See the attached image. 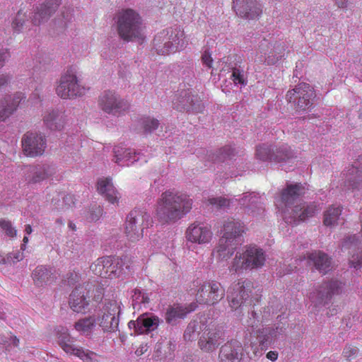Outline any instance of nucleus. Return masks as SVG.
<instances>
[{
  "mask_svg": "<svg viewBox=\"0 0 362 362\" xmlns=\"http://www.w3.org/2000/svg\"><path fill=\"white\" fill-rule=\"evenodd\" d=\"M305 188L300 183L289 184L279 196L275 197V204L286 223L296 225L315 216L320 208L315 203L305 204L298 199L304 194Z\"/></svg>",
  "mask_w": 362,
  "mask_h": 362,
  "instance_id": "1",
  "label": "nucleus"
},
{
  "mask_svg": "<svg viewBox=\"0 0 362 362\" xmlns=\"http://www.w3.org/2000/svg\"><path fill=\"white\" fill-rule=\"evenodd\" d=\"M192 199L175 190H166L158 199L155 207V217L161 224L175 223L191 210Z\"/></svg>",
  "mask_w": 362,
  "mask_h": 362,
  "instance_id": "2",
  "label": "nucleus"
},
{
  "mask_svg": "<svg viewBox=\"0 0 362 362\" xmlns=\"http://www.w3.org/2000/svg\"><path fill=\"white\" fill-rule=\"evenodd\" d=\"M117 30L124 41L143 40V27L141 16L134 10L127 8L117 15Z\"/></svg>",
  "mask_w": 362,
  "mask_h": 362,
  "instance_id": "3",
  "label": "nucleus"
},
{
  "mask_svg": "<svg viewBox=\"0 0 362 362\" xmlns=\"http://www.w3.org/2000/svg\"><path fill=\"white\" fill-rule=\"evenodd\" d=\"M266 255L264 250L256 245H246L242 252H238L231 262L230 271L243 273L264 266Z\"/></svg>",
  "mask_w": 362,
  "mask_h": 362,
  "instance_id": "4",
  "label": "nucleus"
},
{
  "mask_svg": "<svg viewBox=\"0 0 362 362\" xmlns=\"http://www.w3.org/2000/svg\"><path fill=\"white\" fill-rule=\"evenodd\" d=\"M153 44L158 54L165 55L184 49L187 42L185 40L184 30L180 27H175L158 33L153 39Z\"/></svg>",
  "mask_w": 362,
  "mask_h": 362,
  "instance_id": "5",
  "label": "nucleus"
},
{
  "mask_svg": "<svg viewBox=\"0 0 362 362\" xmlns=\"http://www.w3.org/2000/svg\"><path fill=\"white\" fill-rule=\"evenodd\" d=\"M152 223L149 214L142 209H134L127 216L125 234L129 240L137 242L144 236V230Z\"/></svg>",
  "mask_w": 362,
  "mask_h": 362,
  "instance_id": "6",
  "label": "nucleus"
},
{
  "mask_svg": "<svg viewBox=\"0 0 362 362\" xmlns=\"http://www.w3.org/2000/svg\"><path fill=\"white\" fill-rule=\"evenodd\" d=\"M255 156L262 161L275 163L287 162L296 158L293 151L287 144L276 146L259 144L256 147Z\"/></svg>",
  "mask_w": 362,
  "mask_h": 362,
  "instance_id": "7",
  "label": "nucleus"
},
{
  "mask_svg": "<svg viewBox=\"0 0 362 362\" xmlns=\"http://www.w3.org/2000/svg\"><path fill=\"white\" fill-rule=\"evenodd\" d=\"M124 262L119 257L105 256L98 258L90 266L92 272L105 279H116L120 276L123 270Z\"/></svg>",
  "mask_w": 362,
  "mask_h": 362,
  "instance_id": "8",
  "label": "nucleus"
},
{
  "mask_svg": "<svg viewBox=\"0 0 362 362\" xmlns=\"http://www.w3.org/2000/svg\"><path fill=\"white\" fill-rule=\"evenodd\" d=\"M286 97L288 102L294 103L297 110L305 111L312 107L315 91L310 84L301 83L288 90Z\"/></svg>",
  "mask_w": 362,
  "mask_h": 362,
  "instance_id": "9",
  "label": "nucleus"
},
{
  "mask_svg": "<svg viewBox=\"0 0 362 362\" xmlns=\"http://www.w3.org/2000/svg\"><path fill=\"white\" fill-rule=\"evenodd\" d=\"M98 105L107 114L121 115L129 109V103L112 90H105L98 97Z\"/></svg>",
  "mask_w": 362,
  "mask_h": 362,
  "instance_id": "10",
  "label": "nucleus"
},
{
  "mask_svg": "<svg viewBox=\"0 0 362 362\" xmlns=\"http://www.w3.org/2000/svg\"><path fill=\"white\" fill-rule=\"evenodd\" d=\"M86 88L78 83L76 75L68 70L63 74L56 88V93L62 99H71L85 94Z\"/></svg>",
  "mask_w": 362,
  "mask_h": 362,
  "instance_id": "11",
  "label": "nucleus"
},
{
  "mask_svg": "<svg viewBox=\"0 0 362 362\" xmlns=\"http://www.w3.org/2000/svg\"><path fill=\"white\" fill-rule=\"evenodd\" d=\"M225 296V289L220 283L215 281H206L198 286L196 300L200 304L214 305Z\"/></svg>",
  "mask_w": 362,
  "mask_h": 362,
  "instance_id": "12",
  "label": "nucleus"
},
{
  "mask_svg": "<svg viewBox=\"0 0 362 362\" xmlns=\"http://www.w3.org/2000/svg\"><path fill=\"white\" fill-rule=\"evenodd\" d=\"M344 286V284L337 279L323 282L315 291L310 293L309 298L317 304L326 305L334 296L342 293Z\"/></svg>",
  "mask_w": 362,
  "mask_h": 362,
  "instance_id": "13",
  "label": "nucleus"
},
{
  "mask_svg": "<svg viewBox=\"0 0 362 362\" xmlns=\"http://www.w3.org/2000/svg\"><path fill=\"white\" fill-rule=\"evenodd\" d=\"M120 301L116 298L106 299L103 308L100 326L104 332H115L119 325Z\"/></svg>",
  "mask_w": 362,
  "mask_h": 362,
  "instance_id": "14",
  "label": "nucleus"
},
{
  "mask_svg": "<svg viewBox=\"0 0 362 362\" xmlns=\"http://www.w3.org/2000/svg\"><path fill=\"white\" fill-rule=\"evenodd\" d=\"M92 284L87 283L77 286L69 295V305L78 313H86L88 310Z\"/></svg>",
  "mask_w": 362,
  "mask_h": 362,
  "instance_id": "15",
  "label": "nucleus"
},
{
  "mask_svg": "<svg viewBox=\"0 0 362 362\" xmlns=\"http://www.w3.org/2000/svg\"><path fill=\"white\" fill-rule=\"evenodd\" d=\"M252 287V283L248 280L233 283L228 291L230 307L233 310L240 308L249 298Z\"/></svg>",
  "mask_w": 362,
  "mask_h": 362,
  "instance_id": "16",
  "label": "nucleus"
},
{
  "mask_svg": "<svg viewBox=\"0 0 362 362\" xmlns=\"http://www.w3.org/2000/svg\"><path fill=\"white\" fill-rule=\"evenodd\" d=\"M58 340L60 346L66 354L74 355L85 362H93V356L96 354L88 349L76 346L66 330L58 337Z\"/></svg>",
  "mask_w": 362,
  "mask_h": 362,
  "instance_id": "17",
  "label": "nucleus"
},
{
  "mask_svg": "<svg viewBox=\"0 0 362 362\" xmlns=\"http://www.w3.org/2000/svg\"><path fill=\"white\" fill-rule=\"evenodd\" d=\"M58 340L60 346L66 354L74 355L85 362H93V356L96 354L88 349L76 346L66 330L58 337Z\"/></svg>",
  "mask_w": 362,
  "mask_h": 362,
  "instance_id": "18",
  "label": "nucleus"
},
{
  "mask_svg": "<svg viewBox=\"0 0 362 362\" xmlns=\"http://www.w3.org/2000/svg\"><path fill=\"white\" fill-rule=\"evenodd\" d=\"M211 227L202 223H194L187 228L185 238L192 243L203 245L209 243L212 239Z\"/></svg>",
  "mask_w": 362,
  "mask_h": 362,
  "instance_id": "19",
  "label": "nucleus"
},
{
  "mask_svg": "<svg viewBox=\"0 0 362 362\" xmlns=\"http://www.w3.org/2000/svg\"><path fill=\"white\" fill-rule=\"evenodd\" d=\"M47 146L46 139L37 132H27L24 135V155L36 157L44 153Z\"/></svg>",
  "mask_w": 362,
  "mask_h": 362,
  "instance_id": "20",
  "label": "nucleus"
},
{
  "mask_svg": "<svg viewBox=\"0 0 362 362\" xmlns=\"http://www.w3.org/2000/svg\"><path fill=\"white\" fill-rule=\"evenodd\" d=\"M233 3L235 12L241 18L253 20L262 14L261 4L257 0H233Z\"/></svg>",
  "mask_w": 362,
  "mask_h": 362,
  "instance_id": "21",
  "label": "nucleus"
},
{
  "mask_svg": "<svg viewBox=\"0 0 362 362\" xmlns=\"http://www.w3.org/2000/svg\"><path fill=\"white\" fill-rule=\"evenodd\" d=\"M253 319L251 318L247 321V329L245 332V339L250 342L251 344L255 342L253 338L259 340V346L262 349H266L269 345V339L270 332H267L264 328H257L258 325L256 322L257 314L254 311L252 313Z\"/></svg>",
  "mask_w": 362,
  "mask_h": 362,
  "instance_id": "22",
  "label": "nucleus"
},
{
  "mask_svg": "<svg viewBox=\"0 0 362 362\" xmlns=\"http://www.w3.org/2000/svg\"><path fill=\"white\" fill-rule=\"evenodd\" d=\"M196 307L194 303H191L189 305L181 304L169 305L165 315V322L169 325H175L180 320L184 319L188 313L194 310Z\"/></svg>",
  "mask_w": 362,
  "mask_h": 362,
  "instance_id": "23",
  "label": "nucleus"
},
{
  "mask_svg": "<svg viewBox=\"0 0 362 362\" xmlns=\"http://www.w3.org/2000/svg\"><path fill=\"white\" fill-rule=\"evenodd\" d=\"M246 231V227L243 222L233 218H228L223 226L221 238L235 242V239L242 236Z\"/></svg>",
  "mask_w": 362,
  "mask_h": 362,
  "instance_id": "24",
  "label": "nucleus"
},
{
  "mask_svg": "<svg viewBox=\"0 0 362 362\" xmlns=\"http://www.w3.org/2000/svg\"><path fill=\"white\" fill-rule=\"evenodd\" d=\"M219 333L215 327H204L203 334L199 338V346L200 349L206 352H211L215 350L219 345Z\"/></svg>",
  "mask_w": 362,
  "mask_h": 362,
  "instance_id": "25",
  "label": "nucleus"
},
{
  "mask_svg": "<svg viewBox=\"0 0 362 362\" xmlns=\"http://www.w3.org/2000/svg\"><path fill=\"white\" fill-rule=\"evenodd\" d=\"M57 272L43 265L37 267L33 272V279L37 286L52 284L57 279Z\"/></svg>",
  "mask_w": 362,
  "mask_h": 362,
  "instance_id": "26",
  "label": "nucleus"
},
{
  "mask_svg": "<svg viewBox=\"0 0 362 362\" xmlns=\"http://www.w3.org/2000/svg\"><path fill=\"white\" fill-rule=\"evenodd\" d=\"M308 262L322 274L332 269V259L326 253L317 250L311 252L308 257Z\"/></svg>",
  "mask_w": 362,
  "mask_h": 362,
  "instance_id": "27",
  "label": "nucleus"
},
{
  "mask_svg": "<svg viewBox=\"0 0 362 362\" xmlns=\"http://www.w3.org/2000/svg\"><path fill=\"white\" fill-rule=\"evenodd\" d=\"M241 350L240 343L231 341L221 346L219 353L220 362H239V352Z\"/></svg>",
  "mask_w": 362,
  "mask_h": 362,
  "instance_id": "28",
  "label": "nucleus"
},
{
  "mask_svg": "<svg viewBox=\"0 0 362 362\" xmlns=\"http://www.w3.org/2000/svg\"><path fill=\"white\" fill-rule=\"evenodd\" d=\"M98 191L105 199L112 204H118L119 197L117 192L109 178L100 179L98 182Z\"/></svg>",
  "mask_w": 362,
  "mask_h": 362,
  "instance_id": "29",
  "label": "nucleus"
},
{
  "mask_svg": "<svg viewBox=\"0 0 362 362\" xmlns=\"http://www.w3.org/2000/svg\"><path fill=\"white\" fill-rule=\"evenodd\" d=\"M60 4V0H47L45 4L41 5L40 8L35 13L33 23L40 24L47 20L53 13L55 12Z\"/></svg>",
  "mask_w": 362,
  "mask_h": 362,
  "instance_id": "30",
  "label": "nucleus"
},
{
  "mask_svg": "<svg viewBox=\"0 0 362 362\" xmlns=\"http://www.w3.org/2000/svg\"><path fill=\"white\" fill-rule=\"evenodd\" d=\"M43 121L47 128L51 130H61L65 124V115L63 112L50 110L43 116Z\"/></svg>",
  "mask_w": 362,
  "mask_h": 362,
  "instance_id": "31",
  "label": "nucleus"
},
{
  "mask_svg": "<svg viewBox=\"0 0 362 362\" xmlns=\"http://www.w3.org/2000/svg\"><path fill=\"white\" fill-rule=\"evenodd\" d=\"M236 248L235 242L230 243V240L221 238L218 245L215 250L216 259L218 261H225L230 259L233 255Z\"/></svg>",
  "mask_w": 362,
  "mask_h": 362,
  "instance_id": "32",
  "label": "nucleus"
},
{
  "mask_svg": "<svg viewBox=\"0 0 362 362\" xmlns=\"http://www.w3.org/2000/svg\"><path fill=\"white\" fill-rule=\"evenodd\" d=\"M21 101L20 95L16 96L11 99V96L5 98L4 100L1 101L0 104V121H4L8 117Z\"/></svg>",
  "mask_w": 362,
  "mask_h": 362,
  "instance_id": "33",
  "label": "nucleus"
},
{
  "mask_svg": "<svg viewBox=\"0 0 362 362\" xmlns=\"http://www.w3.org/2000/svg\"><path fill=\"white\" fill-rule=\"evenodd\" d=\"M139 334H141L156 329L159 325L160 319L158 316L148 315L146 313L139 317Z\"/></svg>",
  "mask_w": 362,
  "mask_h": 362,
  "instance_id": "34",
  "label": "nucleus"
},
{
  "mask_svg": "<svg viewBox=\"0 0 362 362\" xmlns=\"http://www.w3.org/2000/svg\"><path fill=\"white\" fill-rule=\"evenodd\" d=\"M115 157L116 158L115 162L119 165H124L127 162L128 165L130 163H133L138 160L136 158V153L132 151L131 149H127L122 146H117L114 148Z\"/></svg>",
  "mask_w": 362,
  "mask_h": 362,
  "instance_id": "35",
  "label": "nucleus"
},
{
  "mask_svg": "<svg viewBox=\"0 0 362 362\" xmlns=\"http://www.w3.org/2000/svg\"><path fill=\"white\" fill-rule=\"evenodd\" d=\"M28 171L32 174L30 182L35 183L44 180L50 176L54 173V169L48 165H42L29 167Z\"/></svg>",
  "mask_w": 362,
  "mask_h": 362,
  "instance_id": "36",
  "label": "nucleus"
},
{
  "mask_svg": "<svg viewBox=\"0 0 362 362\" xmlns=\"http://www.w3.org/2000/svg\"><path fill=\"white\" fill-rule=\"evenodd\" d=\"M96 325V320L94 316H89L78 320L75 322L74 327L81 334L90 335Z\"/></svg>",
  "mask_w": 362,
  "mask_h": 362,
  "instance_id": "37",
  "label": "nucleus"
},
{
  "mask_svg": "<svg viewBox=\"0 0 362 362\" xmlns=\"http://www.w3.org/2000/svg\"><path fill=\"white\" fill-rule=\"evenodd\" d=\"M342 207L340 205H332L324 213L323 223L326 226L337 224L341 214Z\"/></svg>",
  "mask_w": 362,
  "mask_h": 362,
  "instance_id": "38",
  "label": "nucleus"
},
{
  "mask_svg": "<svg viewBox=\"0 0 362 362\" xmlns=\"http://www.w3.org/2000/svg\"><path fill=\"white\" fill-rule=\"evenodd\" d=\"M235 156V151L230 146H226L209 156L214 163L225 162Z\"/></svg>",
  "mask_w": 362,
  "mask_h": 362,
  "instance_id": "39",
  "label": "nucleus"
},
{
  "mask_svg": "<svg viewBox=\"0 0 362 362\" xmlns=\"http://www.w3.org/2000/svg\"><path fill=\"white\" fill-rule=\"evenodd\" d=\"M247 201L250 203L247 206V214L251 213L253 216H256L257 214H261L264 211V208L260 204L258 198L255 196H251V194L249 196H245L242 199L241 204L244 205Z\"/></svg>",
  "mask_w": 362,
  "mask_h": 362,
  "instance_id": "40",
  "label": "nucleus"
},
{
  "mask_svg": "<svg viewBox=\"0 0 362 362\" xmlns=\"http://www.w3.org/2000/svg\"><path fill=\"white\" fill-rule=\"evenodd\" d=\"M139 124L144 133H151L159 126V121L150 117H143L139 120Z\"/></svg>",
  "mask_w": 362,
  "mask_h": 362,
  "instance_id": "41",
  "label": "nucleus"
},
{
  "mask_svg": "<svg viewBox=\"0 0 362 362\" xmlns=\"http://www.w3.org/2000/svg\"><path fill=\"white\" fill-rule=\"evenodd\" d=\"M132 298L134 306L146 304L149 302L148 294L139 288L134 289Z\"/></svg>",
  "mask_w": 362,
  "mask_h": 362,
  "instance_id": "42",
  "label": "nucleus"
},
{
  "mask_svg": "<svg viewBox=\"0 0 362 362\" xmlns=\"http://www.w3.org/2000/svg\"><path fill=\"white\" fill-rule=\"evenodd\" d=\"M198 323L196 321L191 322L184 332V339L186 341L194 340L197 336Z\"/></svg>",
  "mask_w": 362,
  "mask_h": 362,
  "instance_id": "43",
  "label": "nucleus"
},
{
  "mask_svg": "<svg viewBox=\"0 0 362 362\" xmlns=\"http://www.w3.org/2000/svg\"><path fill=\"white\" fill-rule=\"evenodd\" d=\"M231 79L235 84H241L245 86L247 81L245 80L244 71L238 68H233Z\"/></svg>",
  "mask_w": 362,
  "mask_h": 362,
  "instance_id": "44",
  "label": "nucleus"
},
{
  "mask_svg": "<svg viewBox=\"0 0 362 362\" xmlns=\"http://www.w3.org/2000/svg\"><path fill=\"white\" fill-rule=\"evenodd\" d=\"M0 227L6 232V234L10 238H14L16 236L17 231L12 226L11 223L9 221L1 219Z\"/></svg>",
  "mask_w": 362,
  "mask_h": 362,
  "instance_id": "45",
  "label": "nucleus"
},
{
  "mask_svg": "<svg viewBox=\"0 0 362 362\" xmlns=\"http://www.w3.org/2000/svg\"><path fill=\"white\" fill-rule=\"evenodd\" d=\"M209 203L217 208L222 209L229 206L230 200L224 197H213L209 199Z\"/></svg>",
  "mask_w": 362,
  "mask_h": 362,
  "instance_id": "46",
  "label": "nucleus"
},
{
  "mask_svg": "<svg viewBox=\"0 0 362 362\" xmlns=\"http://www.w3.org/2000/svg\"><path fill=\"white\" fill-rule=\"evenodd\" d=\"M11 27L15 33H19L23 28V15L19 11L11 22Z\"/></svg>",
  "mask_w": 362,
  "mask_h": 362,
  "instance_id": "47",
  "label": "nucleus"
},
{
  "mask_svg": "<svg viewBox=\"0 0 362 362\" xmlns=\"http://www.w3.org/2000/svg\"><path fill=\"white\" fill-rule=\"evenodd\" d=\"M91 292L94 293L93 296H90V298L92 297L94 301L100 302L103 300L104 296V291L103 288L92 285L90 293Z\"/></svg>",
  "mask_w": 362,
  "mask_h": 362,
  "instance_id": "48",
  "label": "nucleus"
},
{
  "mask_svg": "<svg viewBox=\"0 0 362 362\" xmlns=\"http://www.w3.org/2000/svg\"><path fill=\"white\" fill-rule=\"evenodd\" d=\"M358 352V349L351 345L346 346L343 351V356L347 359L351 360L354 358Z\"/></svg>",
  "mask_w": 362,
  "mask_h": 362,
  "instance_id": "49",
  "label": "nucleus"
},
{
  "mask_svg": "<svg viewBox=\"0 0 362 362\" xmlns=\"http://www.w3.org/2000/svg\"><path fill=\"white\" fill-rule=\"evenodd\" d=\"M345 187H346V189H347V190L354 191L355 189H359L360 188L362 187V182H359V181L356 180V179L348 180L345 182Z\"/></svg>",
  "mask_w": 362,
  "mask_h": 362,
  "instance_id": "50",
  "label": "nucleus"
},
{
  "mask_svg": "<svg viewBox=\"0 0 362 362\" xmlns=\"http://www.w3.org/2000/svg\"><path fill=\"white\" fill-rule=\"evenodd\" d=\"M79 280V275L78 273L75 272H69L66 274V278L63 281L64 283H66L68 285H74L76 282Z\"/></svg>",
  "mask_w": 362,
  "mask_h": 362,
  "instance_id": "51",
  "label": "nucleus"
},
{
  "mask_svg": "<svg viewBox=\"0 0 362 362\" xmlns=\"http://www.w3.org/2000/svg\"><path fill=\"white\" fill-rule=\"evenodd\" d=\"M351 267L358 268L362 264V252H360L355 257V255L352 256L351 259L349 261Z\"/></svg>",
  "mask_w": 362,
  "mask_h": 362,
  "instance_id": "52",
  "label": "nucleus"
},
{
  "mask_svg": "<svg viewBox=\"0 0 362 362\" xmlns=\"http://www.w3.org/2000/svg\"><path fill=\"white\" fill-rule=\"evenodd\" d=\"M202 63L204 65H206L207 67H209V68L212 67L213 59L211 57V54L209 52L205 51L204 52V54H202Z\"/></svg>",
  "mask_w": 362,
  "mask_h": 362,
  "instance_id": "53",
  "label": "nucleus"
},
{
  "mask_svg": "<svg viewBox=\"0 0 362 362\" xmlns=\"http://www.w3.org/2000/svg\"><path fill=\"white\" fill-rule=\"evenodd\" d=\"M128 327L130 329H133L134 330L135 334H139V317L136 319V320H131L128 323Z\"/></svg>",
  "mask_w": 362,
  "mask_h": 362,
  "instance_id": "54",
  "label": "nucleus"
},
{
  "mask_svg": "<svg viewBox=\"0 0 362 362\" xmlns=\"http://www.w3.org/2000/svg\"><path fill=\"white\" fill-rule=\"evenodd\" d=\"M22 256L23 255H21L20 252L11 253L8 259L13 263H16L23 259Z\"/></svg>",
  "mask_w": 362,
  "mask_h": 362,
  "instance_id": "55",
  "label": "nucleus"
},
{
  "mask_svg": "<svg viewBox=\"0 0 362 362\" xmlns=\"http://www.w3.org/2000/svg\"><path fill=\"white\" fill-rule=\"evenodd\" d=\"M9 57L7 51L3 48L0 49V67L4 66L5 60Z\"/></svg>",
  "mask_w": 362,
  "mask_h": 362,
  "instance_id": "56",
  "label": "nucleus"
},
{
  "mask_svg": "<svg viewBox=\"0 0 362 362\" xmlns=\"http://www.w3.org/2000/svg\"><path fill=\"white\" fill-rule=\"evenodd\" d=\"M147 351V346L146 344H141L140 346L135 351V354L137 356H140L143 355L145 352Z\"/></svg>",
  "mask_w": 362,
  "mask_h": 362,
  "instance_id": "57",
  "label": "nucleus"
},
{
  "mask_svg": "<svg viewBox=\"0 0 362 362\" xmlns=\"http://www.w3.org/2000/svg\"><path fill=\"white\" fill-rule=\"evenodd\" d=\"M267 358L268 359L271 360L272 361H275L278 358V353L274 351H269L267 354Z\"/></svg>",
  "mask_w": 362,
  "mask_h": 362,
  "instance_id": "58",
  "label": "nucleus"
},
{
  "mask_svg": "<svg viewBox=\"0 0 362 362\" xmlns=\"http://www.w3.org/2000/svg\"><path fill=\"white\" fill-rule=\"evenodd\" d=\"M189 99V96L187 97V99L186 98H182V100L181 101V103H182V107H180L179 105H176V103H174V105H175V108H176L177 110H179L180 111H182V110H185L187 109V105L185 103V101L187 100L188 101Z\"/></svg>",
  "mask_w": 362,
  "mask_h": 362,
  "instance_id": "59",
  "label": "nucleus"
},
{
  "mask_svg": "<svg viewBox=\"0 0 362 362\" xmlns=\"http://www.w3.org/2000/svg\"><path fill=\"white\" fill-rule=\"evenodd\" d=\"M281 57V56L280 55L279 57L271 58L270 56H268V57L265 58L264 62L269 65L274 64L279 60V58Z\"/></svg>",
  "mask_w": 362,
  "mask_h": 362,
  "instance_id": "60",
  "label": "nucleus"
},
{
  "mask_svg": "<svg viewBox=\"0 0 362 362\" xmlns=\"http://www.w3.org/2000/svg\"><path fill=\"white\" fill-rule=\"evenodd\" d=\"M346 0H335V4L339 8H345L346 6Z\"/></svg>",
  "mask_w": 362,
  "mask_h": 362,
  "instance_id": "61",
  "label": "nucleus"
},
{
  "mask_svg": "<svg viewBox=\"0 0 362 362\" xmlns=\"http://www.w3.org/2000/svg\"><path fill=\"white\" fill-rule=\"evenodd\" d=\"M7 83V79L4 76H1L0 78V86L6 84Z\"/></svg>",
  "mask_w": 362,
  "mask_h": 362,
  "instance_id": "62",
  "label": "nucleus"
},
{
  "mask_svg": "<svg viewBox=\"0 0 362 362\" xmlns=\"http://www.w3.org/2000/svg\"><path fill=\"white\" fill-rule=\"evenodd\" d=\"M25 231L28 234H30L32 232V228L30 225H27L25 227Z\"/></svg>",
  "mask_w": 362,
  "mask_h": 362,
  "instance_id": "63",
  "label": "nucleus"
},
{
  "mask_svg": "<svg viewBox=\"0 0 362 362\" xmlns=\"http://www.w3.org/2000/svg\"><path fill=\"white\" fill-rule=\"evenodd\" d=\"M69 227L71 230H76V225H75L74 223H72V222H69Z\"/></svg>",
  "mask_w": 362,
  "mask_h": 362,
  "instance_id": "64",
  "label": "nucleus"
}]
</instances>
